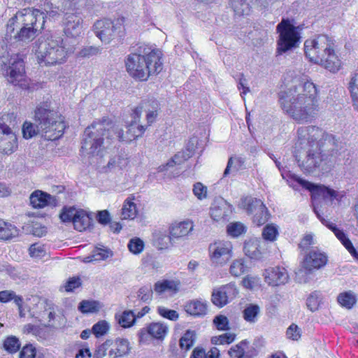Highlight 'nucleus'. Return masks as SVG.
<instances>
[{
	"label": "nucleus",
	"instance_id": "nucleus-1",
	"mask_svg": "<svg viewBox=\"0 0 358 358\" xmlns=\"http://www.w3.org/2000/svg\"><path fill=\"white\" fill-rule=\"evenodd\" d=\"M281 107L298 122H308L317 111V89L310 82L298 85L279 93Z\"/></svg>",
	"mask_w": 358,
	"mask_h": 358
},
{
	"label": "nucleus",
	"instance_id": "nucleus-2",
	"mask_svg": "<svg viewBox=\"0 0 358 358\" xmlns=\"http://www.w3.org/2000/svg\"><path fill=\"white\" fill-rule=\"evenodd\" d=\"M334 44L326 35H319L313 40H306L304 52L306 57L315 64L324 67L331 72H337L341 61L335 53Z\"/></svg>",
	"mask_w": 358,
	"mask_h": 358
},
{
	"label": "nucleus",
	"instance_id": "nucleus-3",
	"mask_svg": "<svg viewBox=\"0 0 358 358\" xmlns=\"http://www.w3.org/2000/svg\"><path fill=\"white\" fill-rule=\"evenodd\" d=\"M125 64L129 75L141 80H146L150 76L157 74L162 69L159 53L141 46L137 52L128 55Z\"/></svg>",
	"mask_w": 358,
	"mask_h": 358
},
{
	"label": "nucleus",
	"instance_id": "nucleus-4",
	"mask_svg": "<svg viewBox=\"0 0 358 358\" xmlns=\"http://www.w3.org/2000/svg\"><path fill=\"white\" fill-rule=\"evenodd\" d=\"M57 117L48 101L40 103L34 110V120L42 129V136L48 141L59 139L64 134L66 124L64 121L57 120Z\"/></svg>",
	"mask_w": 358,
	"mask_h": 358
},
{
	"label": "nucleus",
	"instance_id": "nucleus-5",
	"mask_svg": "<svg viewBox=\"0 0 358 358\" xmlns=\"http://www.w3.org/2000/svg\"><path fill=\"white\" fill-rule=\"evenodd\" d=\"M108 121L106 118L94 121L84 131L81 150L87 154L93 155L99 152L101 147H107L110 144L109 141Z\"/></svg>",
	"mask_w": 358,
	"mask_h": 358
},
{
	"label": "nucleus",
	"instance_id": "nucleus-6",
	"mask_svg": "<svg viewBox=\"0 0 358 358\" xmlns=\"http://www.w3.org/2000/svg\"><path fill=\"white\" fill-rule=\"evenodd\" d=\"M292 22L293 20L288 18H282L276 27V31L279 34L277 40V56L296 48L301 43V29L296 27Z\"/></svg>",
	"mask_w": 358,
	"mask_h": 358
},
{
	"label": "nucleus",
	"instance_id": "nucleus-7",
	"mask_svg": "<svg viewBox=\"0 0 358 358\" xmlns=\"http://www.w3.org/2000/svg\"><path fill=\"white\" fill-rule=\"evenodd\" d=\"M317 148L319 154L327 159L324 162L327 167H323L324 171H328L334 164L340 162L343 154L347 151L344 144L331 134H324L322 136L317 143Z\"/></svg>",
	"mask_w": 358,
	"mask_h": 358
},
{
	"label": "nucleus",
	"instance_id": "nucleus-8",
	"mask_svg": "<svg viewBox=\"0 0 358 358\" xmlns=\"http://www.w3.org/2000/svg\"><path fill=\"white\" fill-rule=\"evenodd\" d=\"M59 40L52 38L39 42L36 55L40 64L55 65L64 62L67 56V51L59 45Z\"/></svg>",
	"mask_w": 358,
	"mask_h": 358
},
{
	"label": "nucleus",
	"instance_id": "nucleus-9",
	"mask_svg": "<svg viewBox=\"0 0 358 358\" xmlns=\"http://www.w3.org/2000/svg\"><path fill=\"white\" fill-rule=\"evenodd\" d=\"M124 17L115 21L109 19L96 20L93 25L95 35L103 43H108L115 36H122L124 32Z\"/></svg>",
	"mask_w": 358,
	"mask_h": 358
},
{
	"label": "nucleus",
	"instance_id": "nucleus-10",
	"mask_svg": "<svg viewBox=\"0 0 358 358\" xmlns=\"http://www.w3.org/2000/svg\"><path fill=\"white\" fill-rule=\"evenodd\" d=\"M27 14L33 17L30 22H24V24H20L19 31L14 35V38L18 41H30L33 40L38 33L44 29L45 21L43 15L39 13V9L29 8Z\"/></svg>",
	"mask_w": 358,
	"mask_h": 358
},
{
	"label": "nucleus",
	"instance_id": "nucleus-11",
	"mask_svg": "<svg viewBox=\"0 0 358 358\" xmlns=\"http://www.w3.org/2000/svg\"><path fill=\"white\" fill-rule=\"evenodd\" d=\"M293 178L302 187L309 190L311 192L313 199H316L317 196H322L324 199H329L331 201H333L334 199L340 201L343 196V194L338 193L333 189H331L324 185H316L306 180L300 178L296 176H294Z\"/></svg>",
	"mask_w": 358,
	"mask_h": 358
},
{
	"label": "nucleus",
	"instance_id": "nucleus-12",
	"mask_svg": "<svg viewBox=\"0 0 358 358\" xmlns=\"http://www.w3.org/2000/svg\"><path fill=\"white\" fill-rule=\"evenodd\" d=\"M295 157L298 165L306 173H313L319 168H321V169L324 171L323 167H327L324 162H327L326 160L327 159L322 157V155H320L317 151L308 150L306 152V159L303 160H301L300 157L297 154L295 155Z\"/></svg>",
	"mask_w": 358,
	"mask_h": 358
},
{
	"label": "nucleus",
	"instance_id": "nucleus-13",
	"mask_svg": "<svg viewBox=\"0 0 358 358\" xmlns=\"http://www.w3.org/2000/svg\"><path fill=\"white\" fill-rule=\"evenodd\" d=\"M23 55H16L10 59L9 66L6 70L8 81L14 85H22L20 82L25 74Z\"/></svg>",
	"mask_w": 358,
	"mask_h": 358
},
{
	"label": "nucleus",
	"instance_id": "nucleus-14",
	"mask_svg": "<svg viewBox=\"0 0 358 358\" xmlns=\"http://www.w3.org/2000/svg\"><path fill=\"white\" fill-rule=\"evenodd\" d=\"M238 293L235 284L229 283L213 289L211 301L214 305L222 308L227 305L229 300L234 299Z\"/></svg>",
	"mask_w": 358,
	"mask_h": 358
},
{
	"label": "nucleus",
	"instance_id": "nucleus-15",
	"mask_svg": "<svg viewBox=\"0 0 358 358\" xmlns=\"http://www.w3.org/2000/svg\"><path fill=\"white\" fill-rule=\"evenodd\" d=\"M209 252L214 264L222 265L231 257V246L229 243L215 242L210 245Z\"/></svg>",
	"mask_w": 358,
	"mask_h": 358
},
{
	"label": "nucleus",
	"instance_id": "nucleus-16",
	"mask_svg": "<svg viewBox=\"0 0 358 358\" xmlns=\"http://www.w3.org/2000/svg\"><path fill=\"white\" fill-rule=\"evenodd\" d=\"M80 12L68 13L64 19V33L67 36L76 37L83 28V18Z\"/></svg>",
	"mask_w": 358,
	"mask_h": 358
},
{
	"label": "nucleus",
	"instance_id": "nucleus-17",
	"mask_svg": "<svg viewBox=\"0 0 358 358\" xmlns=\"http://www.w3.org/2000/svg\"><path fill=\"white\" fill-rule=\"evenodd\" d=\"M265 281L271 286H278L285 284L289 278L284 268L270 267L265 269L264 273Z\"/></svg>",
	"mask_w": 358,
	"mask_h": 358
},
{
	"label": "nucleus",
	"instance_id": "nucleus-18",
	"mask_svg": "<svg viewBox=\"0 0 358 358\" xmlns=\"http://www.w3.org/2000/svg\"><path fill=\"white\" fill-rule=\"evenodd\" d=\"M30 203L35 208H42L46 206H56L57 199L40 190L34 192L29 197Z\"/></svg>",
	"mask_w": 358,
	"mask_h": 358
},
{
	"label": "nucleus",
	"instance_id": "nucleus-19",
	"mask_svg": "<svg viewBox=\"0 0 358 358\" xmlns=\"http://www.w3.org/2000/svg\"><path fill=\"white\" fill-rule=\"evenodd\" d=\"M327 262V256L316 250H310L306 256L303 264L308 270L313 271L324 266Z\"/></svg>",
	"mask_w": 358,
	"mask_h": 358
},
{
	"label": "nucleus",
	"instance_id": "nucleus-20",
	"mask_svg": "<svg viewBox=\"0 0 358 358\" xmlns=\"http://www.w3.org/2000/svg\"><path fill=\"white\" fill-rule=\"evenodd\" d=\"M29 8H24L22 10L17 12V13L12 17L8 22L6 28V34H10L12 36V34L14 33L15 28H19L20 24H24V22H30L33 20V17L29 14H27Z\"/></svg>",
	"mask_w": 358,
	"mask_h": 358
},
{
	"label": "nucleus",
	"instance_id": "nucleus-21",
	"mask_svg": "<svg viewBox=\"0 0 358 358\" xmlns=\"http://www.w3.org/2000/svg\"><path fill=\"white\" fill-rule=\"evenodd\" d=\"M194 225L191 221H183L173 224L169 228V234L174 243L187 236L193 230Z\"/></svg>",
	"mask_w": 358,
	"mask_h": 358
},
{
	"label": "nucleus",
	"instance_id": "nucleus-22",
	"mask_svg": "<svg viewBox=\"0 0 358 358\" xmlns=\"http://www.w3.org/2000/svg\"><path fill=\"white\" fill-rule=\"evenodd\" d=\"M232 211V206L225 200L220 199L215 201L210 207V216L216 221L225 219Z\"/></svg>",
	"mask_w": 358,
	"mask_h": 358
},
{
	"label": "nucleus",
	"instance_id": "nucleus-23",
	"mask_svg": "<svg viewBox=\"0 0 358 358\" xmlns=\"http://www.w3.org/2000/svg\"><path fill=\"white\" fill-rule=\"evenodd\" d=\"M160 109L161 105L155 98L151 97L143 99L133 110L134 118L135 120L140 119L143 110L159 112Z\"/></svg>",
	"mask_w": 358,
	"mask_h": 358
},
{
	"label": "nucleus",
	"instance_id": "nucleus-24",
	"mask_svg": "<svg viewBox=\"0 0 358 358\" xmlns=\"http://www.w3.org/2000/svg\"><path fill=\"white\" fill-rule=\"evenodd\" d=\"M107 127H109V132H110L109 141H110V138L112 137H113V136L115 135L119 141L129 143V142H131L133 139H135V138L141 136L145 131V128L144 127V126L138 125V134L134 133L131 136H129L128 132H126V134H124L122 129L119 128L118 127H114L111 130L110 129V127L109 123H108V126H107Z\"/></svg>",
	"mask_w": 358,
	"mask_h": 358
},
{
	"label": "nucleus",
	"instance_id": "nucleus-25",
	"mask_svg": "<svg viewBox=\"0 0 358 358\" xmlns=\"http://www.w3.org/2000/svg\"><path fill=\"white\" fill-rule=\"evenodd\" d=\"M185 310L194 317H203L207 314V304L198 299L192 300L185 304Z\"/></svg>",
	"mask_w": 358,
	"mask_h": 358
},
{
	"label": "nucleus",
	"instance_id": "nucleus-26",
	"mask_svg": "<svg viewBox=\"0 0 358 358\" xmlns=\"http://www.w3.org/2000/svg\"><path fill=\"white\" fill-rule=\"evenodd\" d=\"M93 225V219L90 214L83 209H79L76 217L74 218V229L79 231H83Z\"/></svg>",
	"mask_w": 358,
	"mask_h": 358
},
{
	"label": "nucleus",
	"instance_id": "nucleus-27",
	"mask_svg": "<svg viewBox=\"0 0 358 358\" xmlns=\"http://www.w3.org/2000/svg\"><path fill=\"white\" fill-rule=\"evenodd\" d=\"M297 134L300 140H306L310 145L321 135L322 130L315 126H308L299 128Z\"/></svg>",
	"mask_w": 358,
	"mask_h": 358
},
{
	"label": "nucleus",
	"instance_id": "nucleus-28",
	"mask_svg": "<svg viewBox=\"0 0 358 358\" xmlns=\"http://www.w3.org/2000/svg\"><path fill=\"white\" fill-rule=\"evenodd\" d=\"M17 148V138L15 134L2 136L0 138V151L4 155H10Z\"/></svg>",
	"mask_w": 358,
	"mask_h": 358
},
{
	"label": "nucleus",
	"instance_id": "nucleus-29",
	"mask_svg": "<svg viewBox=\"0 0 358 358\" xmlns=\"http://www.w3.org/2000/svg\"><path fill=\"white\" fill-rule=\"evenodd\" d=\"M18 234L19 230L15 225L0 220V240H10Z\"/></svg>",
	"mask_w": 358,
	"mask_h": 358
},
{
	"label": "nucleus",
	"instance_id": "nucleus-30",
	"mask_svg": "<svg viewBox=\"0 0 358 358\" xmlns=\"http://www.w3.org/2000/svg\"><path fill=\"white\" fill-rule=\"evenodd\" d=\"M241 206L248 213H255L260 209H264L265 205L262 200L251 196H247L241 199Z\"/></svg>",
	"mask_w": 358,
	"mask_h": 358
},
{
	"label": "nucleus",
	"instance_id": "nucleus-31",
	"mask_svg": "<svg viewBox=\"0 0 358 358\" xmlns=\"http://www.w3.org/2000/svg\"><path fill=\"white\" fill-rule=\"evenodd\" d=\"M249 342L247 340L241 341L237 345L232 346L228 351L229 355L231 358H243L250 357V352L246 350L248 348Z\"/></svg>",
	"mask_w": 358,
	"mask_h": 358
},
{
	"label": "nucleus",
	"instance_id": "nucleus-32",
	"mask_svg": "<svg viewBox=\"0 0 358 358\" xmlns=\"http://www.w3.org/2000/svg\"><path fill=\"white\" fill-rule=\"evenodd\" d=\"M168 332V327L161 322H152L148 327V333L157 340H163Z\"/></svg>",
	"mask_w": 358,
	"mask_h": 358
},
{
	"label": "nucleus",
	"instance_id": "nucleus-33",
	"mask_svg": "<svg viewBox=\"0 0 358 358\" xmlns=\"http://www.w3.org/2000/svg\"><path fill=\"white\" fill-rule=\"evenodd\" d=\"M243 250L246 256L251 259L259 260L262 257L259 245L257 241H250L245 243Z\"/></svg>",
	"mask_w": 358,
	"mask_h": 358
},
{
	"label": "nucleus",
	"instance_id": "nucleus-34",
	"mask_svg": "<svg viewBox=\"0 0 358 358\" xmlns=\"http://www.w3.org/2000/svg\"><path fill=\"white\" fill-rule=\"evenodd\" d=\"M179 283L174 280H164L157 282L154 285L155 291L161 294L166 291L173 292L174 293L178 291Z\"/></svg>",
	"mask_w": 358,
	"mask_h": 358
},
{
	"label": "nucleus",
	"instance_id": "nucleus-35",
	"mask_svg": "<svg viewBox=\"0 0 358 358\" xmlns=\"http://www.w3.org/2000/svg\"><path fill=\"white\" fill-rule=\"evenodd\" d=\"M115 317L123 328L131 327L136 321V315L132 310H124L120 314L116 313Z\"/></svg>",
	"mask_w": 358,
	"mask_h": 358
},
{
	"label": "nucleus",
	"instance_id": "nucleus-36",
	"mask_svg": "<svg viewBox=\"0 0 358 358\" xmlns=\"http://www.w3.org/2000/svg\"><path fill=\"white\" fill-rule=\"evenodd\" d=\"M102 306L101 303L95 300H83L80 302L78 309L84 314L96 313L99 311Z\"/></svg>",
	"mask_w": 358,
	"mask_h": 358
},
{
	"label": "nucleus",
	"instance_id": "nucleus-37",
	"mask_svg": "<svg viewBox=\"0 0 358 358\" xmlns=\"http://www.w3.org/2000/svg\"><path fill=\"white\" fill-rule=\"evenodd\" d=\"M153 242L159 249L167 248L170 245L174 244L172 238H171V234L168 235L161 231L153 234Z\"/></svg>",
	"mask_w": 358,
	"mask_h": 358
},
{
	"label": "nucleus",
	"instance_id": "nucleus-38",
	"mask_svg": "<svg viewBox=\"0 0 358 358\" xmlns=\"http://www.w3.org/2000/svg\"><path fill=\"white\" fill-rule=\"evenodd\" d=\"M59 6H55L52 2L47 1L45 2L43 10H39V13L43 15V20L46 22V19L51 20L59 15Z\"/></svg>",
	"mask_w": 358,
	"mask_h": 358
},
{
	"label": "nucleus",
	"instance_id": "nucleus-39",
	"mask_svg": "<svg viewBox=\"0 0 358 358\" xmlns=\"http://www.w3.org/2000/svg\"><path fill=\"white\" fill-rule=\"evenodd\" d=\"M196 338L195 331L188 329L179 341V345L182 350H189L194 344Z\"/></svg>",
	"mask_w": 358,
	"mask_h": 358
},
{
	"label": "nucleus",
	"instance_id": "nucleus-40",
	"mask_svg": "<svg viewBox=\"0 0 358 358\" xmlns=\"http://www.w3.org/2000/svg\"><path fill=\"white\" fill-rule=\"evenodd\" d=\"M259 314V307L257 304H249L243 311L244 320L250 323H255Z\"/></svg>",
	"mask_w": 358,
	"mask_h": 358
},
{
	"label": "nucleus",
	"instance_id": "nucleus-41",
	"mask_svg": "<svg viewBox=\"0 0 358 358\" xmlns=\"http://www.w3.org/2000/svg\"><path fill=\"white\" fill-rule=\"evenodd\" d=\"M79 209H77L74 206H64L60 214L59 218L62 222H74V218L76 217Z\"/></svg>",
	"mask_w": 358,
	"mask_h": 358
},
{
	"label": "nucleus",
	"instance_id": "nucleus-42",
	"mask_svg": "<svg viewBox=\"0 0 358 358\" xmlns=\"http://www.w3.org/2000/svg\"><path fill=\"white\" fill-rule=\"evenodd\" d=\"M231 6L237 15H248L250 12V6L246 0H231Z\"/></svg>",
	"mask_w": 358,
	"mask_h": 358
},
{
	"label": "nucleus",
	"instance_id": "nucleus-43",
	"mask_svg": "<svg viewBox=\"0 0 358 358\" xmlns=\"http://www.w3.org/2000/svg\"><path fill=\"white\" fill-rule=\"evenodd\" d=\"M136 204L131 201L126 200L122 208V218L133 220L136 216Z\"/></svg>",
	"mask_w": 358,
	"mask_h": 358
},
{
	"label": "nucleus",
	"instance_id": "nucleus-44",
	"mask_svg": "<svg viewBox=\"0 0 358 358\" xmlns=\"http://www.w3.org/2000/svg\"><path fill=\"white\" fill-rule=\"evenodd\" d=\"M42 134V129L37 127V123L25 122L22 127L23 137L26 139L32 138L38 134Z\"/></svg>",
	"mask_w": 358,
	"mask_h": 358
},
{
	"label": "nucleus",
	"instance_id": "nucleus-45",
	"mask_svg": "<svg viewBox=\"0 0 358 358\" xmlns=\"http://www.w3.org/2000/svg\"><path fill=\"white\" fill-rule=\"evenodd\" d=\"M127 164V159L125 157V154L121 152L120 154L114 156L108 161L107 168L110 170L116 167L120 169H122L126 166Z\"/></svg>",
	"mask_w": 358,
	"mask_h": 358
},
{
	"label": "nucleus",
	"instance_id": "nucleus-46",
	"mask_svg": "<svg viewBox=\"0 0 358 358\" xmlns=\"http://www.w3.org/2000/svg\"><path fill=\"white\" fill-rule=\"evenodd\" d=\"M21 346L19 339L15 336H10L3 342L4 349L9 353L17 352Z\"/></svg>",
	"mask_w": 358,
	"mask_h": 358
},
{
	"label": "nucleus",
	"instance_id": "nucleus-47",
	"mask_svg": "<svg viewBox=\"0 0 358 358\" xmlns=\"http://www.w3.org/2000/svg\"><path fill=\"white\" fill-rule=\"evenodd\" d=\"M227 231L232 237H238L246 232V227L240 222H231L227 225Z\"/></svg>",
	"mask_w": 358,
	"mask_h": 358
},
{
	"label": "nucleus",
	"instance_id": "nucleus-48",
	"mask_svg": "<svg viewBox=\"0 0 358 358\" xmlns=\"http://www.w3.org/2000/svg\"><path fill=\"white\" fill-rule=\"evenodd\" d=\"M115 344L117 345L115 357L127 355L130 352L131 347L127 339L117 338Z\"/></svg>",
	"mask_w": 358,
	"mask_h": 358
},
{
	"label": "nucleus",
	"instance_id": "nucleus-49",
	"mask_svg": "<svg viewBox=\"0 0 358 358\" xmlns=\"http://www.w3.org/2000/svg\"><path fill=\"white\" fill-rule=\"evenodd\" d=\"M349 90L353 106L358 110V73L352 78L349 83Z\"/></svg>",
	"mask_w": 358,
	"mask_h": 358
},
{
	"label": "nucleus",
	"instance_id": "nucleus-50",
	"mask_svg": "<svg viewBox=\"0 0 358 358\" xmlns=\"http://www.w3.org/2000/svg\"><path fill=\"white\" fill-rule=\"evenodd\" d=\"M191 157L188 155L186 151L182 150L176 154L171 161L166 163L163 167H159L161 171L166 169V167L173 166L175 164H180L187 160Z\"/></svg>",
	"mask_w": 358,
	"mask_h": 358
},
{
	"label": "nucleus",
	"instance_id": "nucleus-51",
	"mask_svg": "<svg viewBox=\"0 0 358 358\" xmlns=\"http://www.w3.org/2000/svg\"><path fill=\"white\" fill-rule=\"evenodd\" d=\"M335 236L338 238V240L341 241L342 244L345 246V248L348 250V252L352 255L353 253L356 254V250L354 248L350 240L347 237L344 231L340 229H338L336 231L334 232Z\"/></svg>",
	"mask_w": 358,
	"mask_h": 358
},
{
	"label": "nucleus",
	"instance_id": "nucleus-52",
	"mask_svg": "<svg viewBox=\"0 0 358 358\" xmlns=\"http://www.w3.org/2000/svg\"><path fill=\"white\" fill-rule=\"evenodd\" d=\"M80 0H64L62 5L59 7L60 11L65 13V16L68 13L78 12L79 3Z\"/></svg>",
	"mask_w": 358,
	"mask_h": 358
},
{
	"label": "nucleus",
	"instance_id": "nucleus-53",
	"mask_svg": "<svg viewBox=\"0 0 358 358\" xmlns=\"http://www.w3.org/2000/svg\"><path fill=\"white\" fill-rule=\"evenodd\" d=\"M152 295L153 291L150 285L141 287L137 292L138 298L145 303H149L152 299Z\"/></svg>",
	"mask_w": 358,
	"mask_h": 358
},
{
	"label": "nucleus",
	"instance_id": "nucleus-54",
	"mask_svg": "<svg viewBox=\"0 0 358 358\" xmlns=\"http://www.w3.org/2000/svg\"><path fill=\"white\" fill-rule=\"evenodd\" d=\"M338 301L342 306L351 308L356 303V299L351 293L344 292L338 295Z\"/></svg>",
	"mask_w": 358,
	"mask_h": 358
},
{
	"label": "nucleus",
	"instance_id": "nucleus-55",
	"mask_svg": "<svg viewBox=\"0 0 358 358\" xmlns=\"http://www.w3.org/2000/svg\"><path fill=\"white\" fill-rule=\"evenodd\" d=\"M109 330V324L106 320H100L94 324L92 332L96 338L105 335Z\"/></svg>",
	"mask_w": 358,
	"mask_h": 358
},
{
	"label": "nucleus",
	"instance_id": "nucleus-56",
	"mask_svg": "<svg viewBox=\"0 0 358 358\" xmlns=\"http://www.w3.org/2000/svg\"><path fill=\"white\" fill-rule=\"evenodd\" d=\"M269 213L267 208L265 206L264 209H260L255 213L253 217V223L259 227L264 224L269 218Z\"/></svg>",
	"mask_w": 358,
	"mask_h": 358
},
{
	"label": "nucleus",
	"instance_id": "nucleus-57",
	"mask_svg": "<svg viewBox=\"0 0 358 358\" xmlns=\"http://www.w3.org/2000/svg\"><path fill=\"white\" fill-rule=\"evenodd\" d=\"M236 338V335L232 333H225L218 336H213L211 343L214 345H223L231 343Z\"/></svg>",
	"mask_w": 358,
	"mask_h": 358
},
{
	"label": "nucleus",
	"instance_id": "nucleus-58",
	"mask_svg": "<svg viewBox=\"0 0 358 358\" xmlns=\"http://www.w3.org/2000/svg\"><path fill=\"white\" fill-rule=\"evenodd\" d=\"M320 292L315 291L308 297L306 301V306L312 312H314L318 309L320 303Z\"/></svg>",
	"mask_w": 358,
	"mask_h": 358
},
{
	"label": "nucleus",
	"instance_id": "nucleus-59",
	"mask_svg": "<svg viewBox=\"0 0 358 358\" xmlns=\"http://www.w3.org/2000/svg\"><path fill=\"white\" fill-rule=\"evenodd\" d=\"M127 246L131 252L136 255L143 251L144 243L139 238H134L129 241Z\"/></svg>",
	"mask_w": 358,
	"mask_h": 358
},
{
	"label": "nucleus",
	"instance_id": "nucleus-60",
	"mask_svg": "<svg viewBox=\"0 0 358 358\" xmlns=\"http://www.w3.org/2000/svg\"><path fill=\"white\" fill-rule=\"evenodd\" d=\"M312 271L308 270L305 268L303 264L302 266L295 272V280L299 283H306L308 281V275L311 273Z\"/></svg>",
	"mask_w": 358,
	"mask_h": 358
},
{
	"label": "nucleus",
	"instance_id": "nucleus-61",
	"mask_svg": "<svg viewBox=\"0 0 358 358\" xmlns=\"http://www.w3.org/2000/svg\"><path fill=\"white\" fill-rule=\"evenodd\" d=\"M157 313L162 317L171 321H176L179 317V315L177 311L168 309L164 306H159L157 308Z\"/></svg>",
	"mask_w": 358,
	"mask_h": 358
},
{
	"label": "nucleus",
	"instance_id": "nucleus-62",
	"mask_svg": "<svg viewBox=\"0 0 358 358\" xmlns=\"http://www.w3.org/2000/svg\"><path fill=\"white\" fill-rule=\"evenodd\" d=\"M0 272H6L13 279L20 278L21 273L17 267L7 263L0 264Z\"/></svg>",
	"mask_w": 358,
	"mask_h": 358
},
{
	"label": "nucleus",
	"instance_id": "nucleus-63",
	"mask_svg": "<svg viewBox=\"0 0 358 358\" xmlns=\"http://www.w3.org/2000/svg\"><path fill=\"white\" fill-rule=\"evenodd\" d=\"M29 254L33 257L41 258L45 257L46 254V250L44 245L39 243H34L31 245L29 249Z\"/></svg>",
	"mask_w": 358,
	"mask_h": 358
},
{
	"label": "nucleus",
	"instance_id": "nucleus-64",
	"mask_svg": "<svg viewBox=\"0 0 358 358\" xmlns=\"http://www.w3.org/2000/svg\"><path fill=\"white\" fill-rule=\"evenodd\" d=\"M213 324L220 331H227L229 329V320L223 315H218L213 319Z\"/></svg>",
	"mask_w": 358,
	"mask_h": 358
}]
</instances>
